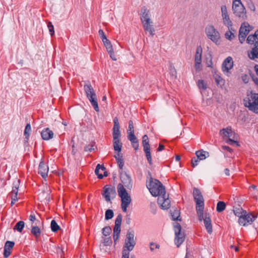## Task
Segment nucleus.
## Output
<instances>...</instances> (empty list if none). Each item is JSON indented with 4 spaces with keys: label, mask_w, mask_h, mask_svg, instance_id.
<instances>
[{
    "label": "nucleus",
    "mask_w": 258,
    "mask_h": 258,
    "mask_svg": "<svg viewBox=\"0 0 258 258\" xmlns=\"http://www.w3.org/2000/svg\"><path fill=\"white\" fill-rule=\"evenodd\" d=\"M171 216L173 220H179L180 221V219H179V212L177 210H174V211H173L171 213Z\"/></svg>",
    "instance_id": "obj_44"
},
{
    "label": "nucleus",
    "mask_w": 258,
    "mask_h": 258,
    "mask_svg": "<svg viewBox=\"0 0 258 258\" xmlns=\"http://www.w3.org/2000/svg\"><path fill=\"white\" fill-rule=\"evenodd\" d=\"M114 125L113 127V140H119L121 136V133L119 130V124L117 117L113 119Z\"/></svg>",
    "instance_id": "obj_15"
},
{
    "label": "nucleus",
    "mask_w": 258,
    "mask_h": 258,
    "mask_svg": "<svg viewBox=\"0 0 258 258\" xmlns=\"http://www.w3.org/2000/svg\"><path fill=\"white\" fill-rule=\"evenodd\" d=\"M204 223L208 233L211 234L213 231L211 220L209 215L206 214L204 219Z\"/></svg>",
    "instance_id": "obj_23"
},
{
    "label": "nucleus",
    "mask_w": 258,
    "mask_h": 258,
    "mask_svg": "<svg viewBox=\"0 0 258 258\" xmlns=\"http://www.w3.org/2000/svg\"><path fill=\"white\" fill-rule=\"evenodd\" d=\"M244 211H245L243 210L241 208H235L233 210V212H234L235 215L236 216L239 217V218H240V217H242V215L244 214Z\"/></svg>",
    "instance_id": "obj_39"
},
{
    "label": "nucleus",
    "mask_w": 258,
    "mask_h": 258,
    "mask_svg": "<svg viewBox=\"0 0 258 258\" xmlns=\"http://www.w3.org/2000/svg\"><path fill=\"white\" fill-rule=\"evenodd\" d=\"M120 179L124 185L127 188L131 189L132 187V180L131 176L126 172L122 173Z\"/></svg>",
    "instance_id": "obj_16"
},
{
    "label": "nucleus",
    "mask_w": 258,
    "mask_h": 258,
    "mask_svg": "<svg viewBox=\"0 0 258 258\" xmlns=\"http://www.w3.org/2000/svg\"><path fill=\"white\" fill-rule=\"evenodd\" d=\"M221 16L228 15L227 7L226 5H222L221 7Z\"/></svg>",
    "instance_id": "obj_51"
},
{
    "label": "nucleus",
    "mask_w": 258,
    "mask_h": 258,
    "mask_svg": "<svg viewBox=\"0 0 258 258\" xmlns=\"http://www.w3.org/2000/svg\"><path fill=\"white\" fill-rule=\"evenodd\" d=\"M50 226L53 232H56L60 228L54 220H52L51 221Z\"/></svg>",
    "instance_id": "obj_42"
},
{
    "label": "nucleus",
    "mask_w": 258,
    "mask_h": 258,
    "mask_svg": "<svg viewBox=\"0 0 258 258\" xmlns=\"http://www.w3.org/2000/svg\"><path fill=\"white\" fill-rule=\"evenodd\" d=\"M249 27L250 25L248 23L244 22L241 24L238 35L239 40L241 44L244 42L246 36L249 33L250 31Z\"/></svg>",
    "instance_id": "obj_9"
},
{
    "label": "nucleus",
    "mask_w": 258,
    "mask_h": 258,
    "mask_svg": "<svg viewBox=\"0 0 258 258\" xmlns=\"http://www.w3.org/2000/svg\"><path fill=\"white\" fill-rule=\"evenodd\" d=\"M205 33L208 39L216 44L220 43V34L212 25H208L205 28Z\"/></svg>",
    "instance_id": "obj_6"
},
{
    "label": "nucleus",
    "mask_w": 258,
    "mask_h": 258,
    "mask_svg": "<svg viewBox=\"0 0 258 258\" xmlns=\"http://www.w3.org/2000/svg\"><path fill=\"white\" fill-rule=\"evenodd\" d=\"M103 189L104 193L103 194V196L104 197L106 201L109 202L111 200L110 196L115 195V189L113 187H108L107 185L105 186Z\"/></svg>",
    "instance_id": "obj_17"
},
{
    "label": "nucleus",
    "mask_w": 258,
    "mask_h": 258,
    "mask_svg": "<svg viewBox=\"0 0 258 258\" xmlns=\"http://www.w3.org/2000/svg\"><path fill=\"white\" fill-rule=\"evenodd\" d=\"M204 208L196 209L199 220L200 221H202L203 220H204V219L205 218V217H204Z\"/></svg>",
    "instance_id": "obj_40"
},
{
    "label": "nucleus",
    "mask_w": 258,
    "mask_h": 258,
    "mask_svg": "<svg viewBox=\"0 0 258 258\" xmlns=\"http://www.w3.org/2000/svg\"><path fill=\"white\" fill-rule=\"evenodd\" d=\"M18 191V183H17L16 185H15L13 187V189L10 194V195H17Z\"/></svg>",
    "instance_id": "obj_56"
},
{
    "label": "nucleus",
    "mask_w": 258,
    "mask_h": 258,
    "mask_svg": "<svg viewBox=\"0 0 258 258\" xmlns=\"http://www.w3.org/2000/svg\"><path fill=\"white\" fill-rule=\"evenodd\" d=\"M258 46H254L252 50L248 52V56L251 59L258 58Z\"/></svg>",
    "instance_id": "obj_32"
},
{
    "label": "nucleus",
    "mask_w": 258,
    "mask_h": 258,
    "mask_svg": "<svg viewBox=\"0 0 258 258\" xmlns=\"http://www.w3.org/2000/svg\"><path fill=\"white\" fill-rule=\"evenodd\" d=\"M90 101L92 106L93 107L95 110L97 112L99 111V108L97 100L96 95L94 96H90L87 97Z\"/></svg>",
    "instance_id": "obj_29"
},
{
    "label": "nucleus",
    "mask_w": 258,
    "mask_h": 258,
    "mask_svg": "<svg viewBox=\"0 0 258 258\" xmlns=\"http://www.w3.org/2000/svg\"><path fill=\"white\" fill-rule=\"evenodd\" d=\"M223 24L226 26L228 29H232L233 23L230 19L229 14L222 16Z\"/></svg>",
    "instance_id": "obj_26"
},
{
    "label": "nucleus",
    "mask_w": 258,
    "mask_h": 258,
    "mask_svg": "<svg viewBox=\"0 0 258 258\" xmlns=\"http://www.w3.org/2000/svg\"><path fill=\"white\" fill-rule=\"evenodd\" d=\"M48 170V166L43 161H41L39 165L38 173L40 174L43 178H45L47 176Z\"/></svg>",
    "instance_id": "obj_18"
},
{
    "label": "nucleus",
    "mask_w": 258,
    "mask_h": 258,
    "mask_svg": "<svg viewBox=\"0 0 258 258\" xmlns=\"http://www.w3.org/2000/svg\"><path fill=\"white\" fill-rule=\"evenodd\" d=\"M146 157H147V160L149 162V163L150 164V165H152V157H151V152H148V153H146Z\"/></svg>",
    "instance_id": "obj_60"
},
{
    "label": "nucleus",
    "mask_w": 258,
    "mask_h": 258,
    "mask_svg": "<svg viewBox=\"0 0 258 258\" xmlns=\"http://www.w3.org/2000/svg\"><path fill=\"white\" fill-rule=\"evenodd\" d=\"M193 196L196 203V209L204 208V200L200 190L194 188L193 190Z\"/></svg>",
    "instance_id": "obj_11"
},
{
    "label": "nucleus",
    "mask_w": 258,
    "mask_h": 258,
    "mask_svg": "<svg viewBox=\"0 0 258 258\" xmlns=\"http://www.w3.org/2000/svg\"><path fill=\"white\" fill-rule=\"evenodd\" d=\"M147 187L151 195L154 197H160L165 195V189L164 186L158 180L153 178L150 179L149 182L147 184Z\"/></svg>",
    "instance_id": "obj_2"
},
{
    "label": "nucleus",
    "mask_w": 258,
    "mask_h": 258,
    "mask_svg": "<svg viewBox=\"0 0 258 258\" xmlns=\"http://www.w3.org/2000/svg\"><path fill=\"white\" fill-rule=\"evenodd\" d=\"M233 67V61L231 56L227 57L222 63V71L225 74L229 73V71Z\"/></svg>",
    "instance_id": "obj_14"
},
{
    "label": "nucleus",
    "mask_w": 258,
    "mask_h": 258,
    "mask_svg": "<svg viewBox=\"0 0 258 258\" xmlns=\"http://www.w3.org/2000/svg\"><path fill=\"white\" fill-rule=\"evenodd\" d=\"M234 29L232 26V29H228V31H227L225 34V38L230 40L231 41L234 37L235 35L233 33V31H234Z\"/></svg>",
    "instance_id": "obj_34"
},
{
    "label": "nucleus",
    "mask_w": 258,
    "mask_h": 258,
    "mask_svg": "<svg viewBox=\"0 0 258 258\" xmlns=\"http://www.w3.org/2000/svg\"><path fill=\"white\" fill-rule=\"evenodd\" d=\"M150 248L152 251H153L155 249H159L160 248V245L159 244L155 243L154 242H151L150 243Z\"/></svg>",
    "instance_id": "obj_50"
},
{
    "label": "nucleus",
    "mask_w": 258,
    "mask_h": 258,
    "mask_svg": "<svg viewBox=\"0 0 258 258\" xmlns=\"http://www.w3.org/2000/svg\"><path fill=\"white\" fill-rule=\"evenodd\" d=\"M196 154L197 157H198L199 160H205L209 156V153L208 152L204 151L203 150L197 151L196 152Z\"/></svg>",
    "instance_id": "obj_27"
},
{
    "label": "nucleus",
    "mask_w": 258,
    "mask_h": 258,
    "mask_svg": "<svg viewBox=\"0 0 258 258\" xmlns=\"http://www.w3.org/2000/svg\"><path fill=\"white\" fill-rule=\"evenodd\" d=\"M113 148L114 150L118 152L121 151L122 144L120 142V139L113 140Z\"/></svg>",
    "instance_id": "obj_35"
},
{
    "label": "nucleus",
    "mask_w": 258,
    "mask_h": 258,
    "mask_svg": "<svg viewBox=\"0 0 258 258\" xmlns=\"http://www.w3.org/2000/svg\"><path fill=\"white\" fill-rule=\"evenodd\" d=\"M102 41L110 57H112L113 48L110 41L107 38L104 39V41Z\"/></svg>",
    "instance_id": "obj_31"
},
{
    "label": "nucleus",
    "mask_w": 258,
    "mask_h": 258,
    "mask_svg": "<svg viewBox=\"0 0 258 258\" xmlns=\"http://www.w3.org/2000/svg\"><path fill=\"white\" fill-rule=\"evenodd\" d=\"M84 90L87 97L90 96L94 97V95H96L93 87L90 84H86L84 85Z\"/></svg>",
    "instance_id": "obj_25"
},
{
    "label": "nucleus",
    "mask_w": 258,
    "mask_h": 258,
    "mask_svg": "<svg viewBox=\"0 0 258 258\" xmlns=\"http://www.w3.org/2000/svg\"><path fill=\"white\" fill-rule=\"evenodd\" d=\"M114 216L113 212L112 210L108 209L106 211L105 214V219L106 220H108L113 218Z\"/></svg>",
    "instance_id": "obj_41"
},
{
    "label": "nucleus",
    "mask_w": 258,
    "mask_h": 258,
    "mask_svg": "<svg viewBox=\"0 0 258 258\" xmlns=\"http://www.w3.org/2000/svg\"><path fill=\"white\" fill-rule=\"evenodd\" d=\"M111 243V240L110 237H106L104 239L103 243L104 245L107 246L109 245Z\"/></svg>",
    "instance_id": "obj_59"
},
{
    "label": "nucleus",
    "mask_w": 258,
    "mask_h": 258,
    "mask_svg": "<svg viewBox=\"0 0 258 258\" xmlns=\"http://www.w3.org/2000/svg\"><path fill=\"white\" fill-rule=\"evenodd\" d=\"M132 131H134V125H133V121L132 120H130L128 122V130L127 132L128 133Z\"/></svg>",
    "instance_id": "obj_62"
},
{
    "label": "nucleus",
    "mask_w": 258,
    "mask_h": 258,
    "mask_svg": "<svg viewBox=\"0 0 258 258\" xmlns=\"http://www.w3.org/2000/svg\"><path fill=\"white\" fill-rule=\"evenodd\" d=\"M197 85L200 89L206 90L207 88V84L203 80H199Z\"/></svg>",
    "instance_id": "obj_43"
},
{
    "label": "nucleus",
    "mask_w": 258,
    "mask_h": 258,
    "mask_svg": "<svg viewBox=\"0 0 258 258\" xmlns=\"http://www.w3.org/2000/svg\"><path fill=\"white\" fill-rule=\"evenodd\" d=\"M158 204L162 209L166 210L169 208L170 201L166 195H162L158 198Z\"/></svg>",
    "instance_id": "obj_13"
},
{
    "label": "nucleus",
    "mask_w": 258,
    "mask_h": 258,
    "mask_svg": "<svg viewBox=\"0 0 258 258\" xmlns=\"http://www.w3.org/2000/svg\"><path fill=\"white\" fill-rule=\"evenodd\" d=\"M111 228L109 226H106L102 229V234L103 235L107 236L111 232Z\"/></svg>",
    "instance_id": "obj_47"
},
{
    "label": "nucleus",
    "mask_w": 258,
    "mask_h": 258,
    "mask_svg": "<svg viewBox=\"0 0 258 258\" xmlns=\"http://www.w3.org/2000/svg\"><path fill=\"white\" fill-rule=\"evenodd\" d=\"M242 80L245 83H247L248 82L249 78L247 75H244L242 76Z\"/></svg>",
    "instance_id": "obj_64"
},
{
    "label": "nucleus",
    "mask_w": 258,
    "mask_h": 258,
    "mask_svg": "<svg viewBox=\"0 0 258 258\" xmlns=\"http://www.w3.org/2000/svg\"><path fill=\"white\" fill-rule=\"evenodd\" d=\"M105 170V167L103 165L98 164L96 167L95 173L99 179H102L104 176H107V172Z\"/></svg>",
    "instance_id": "obj_20"
},
{
    "label": "nucleus",
    "mask_w": 258,
    "mask_h": 258,
    "mask_svg": "<svg viewBox=\"0 0 258 258\" xmlns=\"http://www.w3.org/2000/svg\"><path fill=\"white\" fill-rule=\"evenodd\" d=\"M199 159L198 157H194L191 159L192 166L194 167L198 164Z\"/></svg>",
    "instance_id": "obj_57"
},
{
    "label": "nucleus",
    "mask_w": 258,
    "mask_h": 258,
    "mask_svg": "<svg viewBox=\"0 0 258 258\" xmlns=\"http://www.w3.org/2000/svg\"><path fill=\"white\" fill-rule=\"evenodd\" d=\"M119 197L121 199V207L123 212H126L127 208L132 202L130 195L127 193L123 185L119 183L117 186Z\"/></svg>",
    "instance_id": "obj_3"
},
{
    "label": "nucleus",
    "mask_w": 258,
    "mask_h": 258,
    "mask_svg": "<svg viewBox=\"0 0 258 258\" xmlns=\"http://www.w3.org/2000/svg\"><path fill=\"white\" fill-rule=\"evenodd\" d=\"M246 42L249 44H253L254 46H258V40L253 35H249L247 37Z\"/></svg>",
    "instance_id": "obj_33"
},
{
    "label": "nucleus",
    "mask_w": 258,
    "mask_h": 258,
    "mask_svg": "<svg viewBox=\"0 0 258 258\" xmlns=\"http://www.w3.org/2000/svg\"><path fill=\"white\" fill-rule=\"evenodd\" d=\"M99 35H100L102 41H104V39H106L107 37H106L104 32L102 29H100L98 31Z\"/></svg>",
    "instance_id": "obj_58"
},
{
    "label": "nucleus",
    "mask_w": 258,
    "mask_h": 258,
    "mask_svg": "<svg viewBox=\"0 0 258 258\" xmlns=\"http://www.w3.org/2000/svg\"><path fill=\"white\" fill-rule=\"evenodd\" d=\"M94 150V146L93 144L87 145L84 148V151L86 152H92Z\"/></svg>",
    "instance_id": "obj_52"
},
{
    "label": "nucleus",
    "mask_w": 258,
    "mask_h": 258,
    "mask_svg": "<svg viewBox=\"0 0 258 258\" xmlns=\"http://www.w3.org/2000/svg\"><path fill=\"white\" fill-rule=\"evenodd\" d=\"M144 30L146 31L149 32L150 34L152 36L154 35V28L152 25V21L151 20L148 22L142 23Z\"/></svg>",
    "instance_id": "obj_24"
},
{
    "label": "nucleus",
    "mask_w": 258,
    "mask_h": 258,
    "mask_svg": "<svg viewBox=\"0 0 258 258\" xmlns=\"http://www.w3.org/2000/svg\"><path fill=\"white\" fill-rule=\"evenodd\" d=\"M40 223V221H37L35 225H32L31 226V233L36 238H38L41 234V231L40 228L37 226V223Z\"/></svg>",
    "instance_id": "obj_28"
},
{
    "label": "nucleus",
    "mask_w": 258,
    "mask_h": 258,
    "mask_svg": "<svg viewBox=\"0 0 258 258\" xmlns=\"http://www.w3.org/2000/svg\"><path fill=\"white\" fill-rule=\"evenodd\" d=\"M25 226V223L23 221H20L14 227V229L17 230L18 231L21 232L23 230Z\"/></svg>",
    "instance_id": "obj_37"
},
{
    "label": "nucleus",
    "mask_w": 258,
    "mask_h": 258,
    "mask_svg": "<svg viewBox=\"0 0 258 258\" xmlns=\"http://www.w3.org/2000/svg\"><path fill=\"white\" fill-rule=\"evenodd\" d=\"M122 221V216L119 214L116 218L115 221V226L113 229V240L114 242H116L118 239L120 233V226Z\"/></svg>",
    "instance_id": "obj_12"
},
{
    "label": "nucleus",
    "mask_w": 258,
    "mask_h": 258,
    "mask_svg": "<svg viewBox=\"0 0 258 258\" xmlns=\"http://www.w3.org/2000/svg\"><path fill=\"white\" fill-rule=\"evenodd\" d=\"M117 164H118V167L120 169H122L123 168V167L124 166V161H123V158H120L119 159H117V160H116Z\"/></svg>",
    "instance_id": "obj_54"
},
{
    "label": "nucleus",
    "mask_w": 258,
    "mask_h": 258,
    "mask_svg": "<svg viewBox=\"0 0 258 258\" xmlns=\"http://www.w3.org/2000/svg\"><path fill=\"white\" fill-rule=\"evenodd\" d=\"M135 232L133 230H128L127 231L126 238L122 251L121 258H130V252L134 249L136 245V241L134 239ZM131 258H135L132 256Z\"/></svg>",
    "instance_id": "obj_1"
},
{
    "label": "nucleus",
    "mask_w": 258,
    "mask_h": 258,
    "mask_svg": "<svg viewBox=\"0 0 258 258\" xmlns=\"http://www.w3.org/2000/svg\"><path fill=\"white\" fill-rule=\"evenodd\" d=\"M140 15L142 23L151 20L150 19V11L145 7H143L141 9Z\"/></svg>",
    "instance_id": "obj_19"
},
{
    "label": "nucleus",
    "mask_w": 258,
    "mask_h": 258,
    "mask_svg": "<svg viewBox=\"0 0 258 258\" xmlns=\"http://www.w3.org/2000/svg\"><path fill=\"white\" fill-rule=\"evenodd\" d=\"M245 101V106L250 110L258 113V93L250 92L247 94Z\"/></svg>",
    "instance_id": "obj_5"
},
{
    "label": "nucleus",
    "mask_w": 258,
    "mask_h": 258,
    "mask_svg": "<svg viewBox=\"0 0 258 258\" xmlns=\"http://www.w3.org/2000/svg\"><path fill=\"white\" fill-rule=\"evenodd\" d=\"M44 190H43V194L46 195V198L48 196L49 192V189L48 188V186L46 185L44 187Z\"/></svg>",
    "instance_id": "obj_63"
},
{
    "label": "nucleus",
    "mask_w": 258,
    "mask_h": 258,
    "mask_svg": "<svg viewBox=\"0 0 258 258\" xmlns=\"http://www.w3.org/2000/svg\"><path fill=\"white\" fill-rule=\"evenodd\" d=\"M131 143H132V146L134 148V149L135 150H137L138 149L139 146L138 141L137 140L136 141L132 142Z\"/></svg>",
    "instance_id": "obj_61"
},
{
    "label": "nucleus",
    "mask_w": 258,
    "mask_h": 258,
    "mask_svg": "<svg viewBox=\"0 0 258 258\" xmlns=\"http://www.w3.org/2000/svg\"><path fill=\"white\" fill-rule=\"evenodd\" d=\"M47 27L49 30V32L51 36H52L54 34V30L53 25H52L51 22H48L47 23Z\"/></svg>",
    "instance_id": "obj_49"
},
{
    "label": "nucleus",
    "mask_w": 258,
    "mask_h": 258,
    "mask_svg": "<svg viewBox=\"0 0 258 258\" xmlns=\"http://www.w3.org/2000/svg\"><path fill=\"white\" fill-rule=\"evenodd\" d=\"M31 131V127L30 124L29 123L27 124L25 126L24 132V135L25 137V139H26L27 140H28L29 139Z\"/></svg>",
    "instance_id": "obj_38"
},
{
    "label": "nucleus",
    "mask_w": 258,
    "mask_h": 258,
    "mask_svg": "<svg viewBox=\"0 0 258 258\" xmlns=\"http://www.w3.org/2000/svg\"><path fill=\"white\" fill-rule=\"evenodd\" d=\"M220 134L227 144L230 145H234L235 144L237 146L239 145L238 143L235 140L237 139H235V134L234 132L232 131L231 126L221 130L220 131Z\"/></svg>",
    "instance_id": "obj_4"
},
{
    "label": "nucleus",
    "mask_w": 258,
    "mask_h": 258,
    "mask_svg": "<svg viewBox=\"0 0 258 258\" xmlns=\"http://www.w3.org/2000/svg\"><path fill=\"white\" fill-rule=\"evenodd\" d=\"M181 226L178 223H176L174 225V230L175 232V244L177 247H179L184 241L185 237L184 233L181 232Z\"/></svg>",
    "instance_id": "obj_8"
},
{
    "label": "nucleus",
    "mask_w": 258,
    "mask_h": 258,
    "mask_svg": "<svg viewBox=\"0 0 258 258\" xmlns=\"http://www.w3.org/2000/svg\"><path fill=\"white\" fill-rule=\"evenodd\" d=\"M169 73L171 75L172 78L174 79L176 77V71L174 67L172 65H170L169 67Z\"/></svg>",
    "instance_id": "obj_48"
},
{
    "label": "nucleus",
    "mask_w": 258,
    "mask_h": 258,
    "mask_svg": "<svg viewBox=\"0 0 258 258\" xmlns=\"http://www.w3.org/2000/svg\"><path fill=\"white\" fill-rule=\"evenodd\" d=\"M203 49L201 46H198L196 49V52L195 56V62H202V55Z\"/></svg>",
    "instance_id": "obj_30"
},
{
    "label": "nucleus",
    "mask_w": 258,
    "mask_h": 258,
    "mask_svg": "<svg viewBox=\"0 0 258 258\" xmlns=\"http://www.w3.org/2000/svg\"><path fill=\"white\" fill-rule=\"evenodd\" d=\"M201 63L200 62H195V68L197 72L201 70Z\"/></svg>",
    "instance_id": "obj_55"
},
{
    "label": "nucleus",
    "mask_w": 258,
    "mask_h": 258,
    "mask_svg": "<svg viewBox=\"0 0 258 258\" xmlns=\"http://www.w3.org/2000/svg\"><path fill=\"white\" fill-rule=\"evenodd\" d=\"M215 80L217 85L222 86L224 84V80L219 75H217L215 76Z\"/></svg>",
    "instance_id": "obj_46"
},
{
    "label": "nucleus",
    "mask_w": 258,
    "mask_h": 258,
    "mask_svg": "<svg viewBox=\"0 0 258 258\" xmlns=\"http://www.w3.org/2000/svg\"><path fill=\"white\" fill-rule=\"evenodd\" d=\"M225 203L223 201H219L217 203L216 210L218 212H221L225 209Z\"/></svg>",
    "instance_id": "obj_36"
},
{
    "label": "nucleus",
    "mask_w": 258,
    "mask_h": 258,
    "mask_svg": "<svg viewBox=\"0 0 258 258\" xmlns=\"http://www.w3.org/2000/svg\"><path fill=\"white\" fill-rule=\"evenodd\" d=\"M15 245L13 241H7L4 246V256L5 258H7L11 254V250Z\"/></svg>",
    "instance_id": "obj_21"
},
{
    "label": "nucleus",
    "mask_w": 258,
    "mask_h": 258,
    "mask_svg": "<svg viewBox=\"0 0 258 258\" xmlns=\"http://www.w3.org/2000/svg\"><path fill=\"white\" fill-rule=\"evenodd\" d=\"M41 136L44 140H49L53 137V133L49 128H44L41 133Z\"/></svg>",
    "instance_id": "obj_22"
},
{
    "label": "nucleus",
    "mask_w": 258,
    "mask_h": 258,
    "mask_svg": "<svg viewBox=\"0 0 258 258\" xmlns=\"http://www.w3.org/2000/svg\"><path fill=\"white\" fill-rule=\"evenodd\" d=\"M256 218V216L251 214H247L246 211L244 212V214L238 219V223L240 225L245 226L252 223Z\"/></svg>",
    "instance_id": "obj_10"
},
{
    "label": "nucleus",
    "mask_w": 258,
    "mask_h": 258,
    "mask_svg": "<svg viewBox=\"0 0 258 258\" xmlns=\"http://www.w3.org/2000/svg\"><path fill=\"white\" fill-rule=\"evenodd\" d=\"M232 9L236 16L239 18H244L245 16V9L241 0H232Z\"/></svg>",
    "instance_id": "obj_7"
},
{
    "label": "nucleus",
    "mask_w": 258,
    "mask_h": 258,
    "mask_svg": "<svg viewBox=\"0 0 258 258\" xmlns=\"http://www.w3.org/2000/svg\"><path fill=\"white\" fill-rule=\"evenodd\" d=\"M127 138L131 143L138 140L137 137L134 134V131H132L128 133Z\"/></svg>",
    "instance_id": "obj_45"
},
{
    "label": "nucleus",
    "mask_w": 258,
    "mask_h": 258,
    "mask_svg": "<svg viewBox=\"0 0 258 258\" xmlns=\"http://www.w3.org/2000/svg\"><path fill=\"white\" fill-rule=\"evenodd\" d=\"M142 144L143 146H146V145H149V141H148V137L147 135H144L142 138Z\"/></svg>",
    "instance_id": "obj_53"
}]
</instances>
